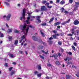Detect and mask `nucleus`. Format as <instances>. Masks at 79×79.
<instances>
[{"mask_svg":"<svg viewBox=\"0 0 79 79\" xmlns=\"http://www.w3.org/2000/svg\"><path fill=\"white\" fill-rule=\"evenodd\" d=\"M41 11H48V9H47V8H45V6H41Z\"/></svg>","mask_w":79,"mask_h":79,"instance_id":"nucleus-6","label":"nucleus"},{"mask_svg":"<svg viewBox=\"0 0 79 79\" xmlns=\"http://www.w3.org/2000/svg\"><path fill=\"white\" fill-rule=\"evenodd\" d=\"M73 24L74 25H77L79 24V21L76 20L74 21Z\"/></svg>","mask_w":79,"mask_h":79,"instance_id":"nucleus-9","label":"nucleus"},{"mask_svg":"<svg viewBox=\"0 0 79 79\" xmlns=\"http://www.w3.org/2000/svg\"><path fill=\"white\" fill-rule=\"evenodd\" d=\"M60 24H61V22H58L55 23L53 25L54 26H57V25H60Z\"/></svg>","mask_w":79,"mask_h":79,"instance_id":"nucleus-10","label":"nucleus"},{"mask_svg":"<svg viewBox=\"0 0 79 79\" xmlns=\"http://www.w3.org/2000/svg\"><path fill=\"white\" fill-rule=\"evenodd\" d=\"M73 45H74V46H75V47L77 46V43L75 42L73 43Z\"/></svg>","mask_w":79,"mask_h":79,"instance_id":"nucleus-43","label":"nucleus"},{"mask_svg":"<svg viewBox=\"0 0 79 79\" xmlns=\"http://www.w3.org/2000/svg\"><path fill=\"white\" fill-rule=\"evenodd\" d=\"M13 37H12L11 36H10L8 37V39L9 41H11Z\"/></svg>","mask_w":79,"mask_h":79,"instance_id":"nucleus-23","label":"nucleus"},{"mask_svg":"<svg viewBox=\"0 0 79 79\" xmlns=\"http://www.w3.org/2000/svg\"><path fill=\"white\" fill-rule=\"evenodd\" d=\"M37 76L38 77H40L42 76V73H39L37 74Z\"/></svg>","mask_w":79,"mask_h":79,"instance_id":"nucleus-33","label":"nucleus"},{"mask_svg":"<svg viewBox=\"0 0 79 79\" xmlns=\"http://www.w3.org/2000/svg\"><path fill=\"white\" fill-rule=\"evenodd\" d=\"M69 3H72L73 2V0H69Z\"/></svg>","mask_w":79,"mask_h":79,"instance_id":"nucleus-35","label":"nucleus"},{"mask_svg":"<svg viewBox=\"0 0 79 79\" xmlns=\"http://www.w3.org/2000/svg\"><path fill=\"white\" fill-rule=\"evenodd\" d=\"M12 69H13V67H10V68L9 69V70L10 71H11L12 70Z\"/></svg>","mask_w":79,"mask_h":79,"instance_id":"nucleus-44","label":"nucleus"},{"mask_svg":"<svg viewBox=\"0 0 79 79\" xmlns=\"http://www.w3.org/2000/svg\"><path fill=\"white\" fill-rule=\"evenodd\" d=\"M50 57H54L55 60H57L58 58V55L56 54H54L52 56H50Z\"/></svg>","mask_w":79,"mask_h":79,"instance_id":"nucleus-7","label":"nucleus"},{"mask_svg":"<svg viewBox=\"0 0 79 79\" xmlns=\"http://www.w3.org/2000/svg\"><path fill=\"white\" fill-rule=\"evenodd\" d=\"M12 32V29H8V30L7 31V32L9 34L10 32Z\"/></svg>","mask_w":79,"mask_h":79,"instance_id":"nucleus-17","label":"nucleus"},{"mask_svg":"<svg viewBox=\"0 0 79 79\" xmlns=\"http://www.w3.org/2000/svg\"><path fill=\"white\" fill-rule=\"evenodd\" d=\"M53 32V33H54V34H56V33H57V31H56V30H53L52 31Z\"/></svg>","mask_w":79,"mask_h":79,"instance_id":"nucleus-46","label":"nucleus"},{"mask_svg":"<svg viewBox=\"0 0 79 79\" xmlns=\"http://www.w3.org/2000/svg\"><path fill=\"white\" fill-rule=\"evenodd\" d=\"M75 6L79 7V2H75Z\"/></svg>","mask_w":79,"mask_h":79,"instance_id":"nucleus-16","label":"nucleus"},{"mask_svg":"<svg viewBox=\"0 0 79 79\" xmlns=\"http://www.w3.org/2000/svg\"><path fill=\"white\" fill-rule=\"evenodd\" d=\"M4 65L6 66V67H8V64L5 63Z\"/></svg>","mask_w":79,"mask_h":79,"instance_id":"nucleus-55","label":"nucleus"},{"mask_svg":"<svg viewBox=\"0 0 79 79\" xmlns=\"http://www.w3.org/2000/svg\"><path fill=\"white\" fill-rule=\"evenodd\" d=\"M47 8H53V6H48Z\"/></svg>","mask_w":79,"mask_h":79,"instance_id":"nucleus-41","label":"nucleus"},{"mask_svg":"<svg viewBox=\"0 0 79 79\" xmlns=\"http://www.w3.org/2000/svg\"><path fill=\"white\" fill-rule=\"evenodd\" d=\"M71 47L72 49L74 50V51H76V48H75V47H74V45L72 46Z\"/></svg>","mask_w":79,"mask_h":79,"instance_id":"nucleus-21","label":"nucleus"},{"mask_svg":"<svg viewBox=\"0 0 79 79\" xmlns=\"http://www.w3.org/2000/svg\"><path fill=\"white\" fill-rule=\"evenodd\" d=\"M60 10L61 12H62L63 13V11H64V9L63 7H62L61 9H60Z\"/></svg>","mask_w":79,"mask_h":79,"instance_id":"nucleus-28","label":"nucleus"},{"mask_svg":"<svg viewBox=\"0 0 79 79\" xmlns=\"http://www.w3.org/2000/svg\"><path fill=\"white\" fill-rule=\"evenodd\" d=\"M36 20L37 21H38V23H40L42 22V21L40 19V16H37L36 17Z\"/></svg>","mask_w":79,"mask_h":79,"instance_id":"nucleus-8","label":"nucleus"},{"mask_svg":"<svg viewBox=\"0 0 79 79\" xmlns=\"http://www.w3.org/2000/svg\"><path fill=\"white\" fill-rule=\"evenodd\" d=\"M68 54H69V55H72V52H69L68 53Z\"/></svg>","mask_w":79,"mask_h":79,"instance_id":"nucleus-53","label":"nucleus"},{"mask_svg":"<svg viewBox=\"0 0 79 79\" xmlns=\"http://www.w3.org/2000/svg\"><path fill=\"white\" fill-rule=\"evenodd\" d=\"M46 79H52V77H48L47 76L46 77Z\"/></svg>","mask_w":79,"mask_h":79,"instance_id":"nucleus-39","label":"nucleus"},{"mask_svg":"<svg viewBox=\"0 0 79 79\" xmlns=\"http://www.w3.org/2000/svg\"><path fill=\"white\" fill-rule=\"evenodd\" d=\"M53 38H52V37H50L49 39V40L50 41V40H53Z\"/></svg>","mask_w":79,"mask_h":79,"instance_id":"nucleus-51","label":"nucleus"},{"mask_svg":"<svg viewBox=\"0 0 79 79\" xmlns=\"http://www.w3.org/2000/svg\"><path fill=\"white\" fill-rule=\"evenodd\" d=\"M66 79H70L71 77V75H66Z\"/></svg>","mask_w":79,"mask_h":79,"instance_id":"nucleus-13","label":"nucleus"},{"mask_svg":"<svg viewBox=\"0 0 79 79\" xmlns=\"http://www.w3.org/2000/svg\"><path fill=\"white\" fill-rule=\"evenodd\" d=\"M54 18L55 17H53L51 19H50V21H49L48 23H52L53 21L54 20Z\"/></svg>","mask_w":79,"mask_h":79,"instance_id":"nucleus-14","label":"nucleus"},{"mask_svg":"<svg viewBox=\"0 0 79 79\" xmlns=\"http://www.w3.org/2000/svg\"><path fill=\"white\" fill-rule=\"evenodd\" d=\"M3 34H1V35L0 37H3Z\"/></svg>","mask_w":79,"mask_h":79,"instance_id":"nucleus-64","label":"nucleus"},{"mask_svg":"<svg viewBox=\"0 0 79 79\" xmlns=\"http://www.w3.org/2000/svg\"><path fill=\"white\" fill-rule=\"evenodd\" d=\"M58 44L59 45H61V44H62V43L60 41L58 42Z\"/></svg>","mask_w":79,"mask_h":79,"instance_id":"nucleus-40","label":"nucleus"},{"mask_svg":"<svg viewBox=\"0 0 79 79\" xmlns=\"http://www.w3.org/2000/svg\"><path fill=\"white\" fill-rule=\"evenodd\" d=\"M41 51L42 52H43V53H44L45 54H46V55H48V50L46 52H45L43 50H41Z\"/></svg>","mask_w":79,"mask_h":79,"instance_id":"nucleus-19","label":"nucleus"},{"mask_svg":"<svg viewBox=\"0 0 79 79\" xmlns=\"http://www.w3.org/2000/svg\"><path fill=\"white\" fill-rule=\"evenodd\" d=\"M13 64H14V65H15L16 64V62H13L12 63Z\"/></svg>","mask_w":79,"mask_h":79,"instance_id":"nucleus-63","label":"nucleus"},{"mask_svg":"<svg viewBox=\"0 0 79 79\" xmlns=\"http://www.w3.org/2000/svg\"><path fill=\"white\" fill-rule=\"evenodd\" d=\"M70 60H72V58H70V57H69V56H67L66 57V59H64V61H67L68 60L67 64L68 65H69L70 64H71V62H69V61Z\"/></svg>","mask_w":79,"mask_h":79,"instance_id":"nucleus-4","label":"nucleus"},{"mask_svg":"<svg viewBox=\"0 0 79 79\" xmlns=\"http://www.w3.org/2000/svg\"><path fill=\"white\" fill-rule=\"evenodd\" d=\"M15 33L18 34V33H19V31H18V30H16L15 31Z\"/></svg>","mask_w":79,"mask_h":79,"instance_id":"nucleus-34","label":"nucleus"},{"mask_svg":"<svg viewBox=\"0 0 79 79\" xmlns=\"http://www.w3.org/2000/svg\"><path fill=\"white\" fill-rule=\"evenodd\" d=\"M67 35H68L69 36H70V37H71V36H73V35L71 34H68Z\"/></svg>","mask_w":79,"mask_h":79,"instance_id":"nucleus-47","label":"nucleus"},{"mask_svg":"<svg viewBox=\"0 0 79 79\" xmlns=\"http://www.w3.org/2000/svg\"><path fill=\"white\" fill-rule=\"evenodd\" d=\"M56 65H60V63L58 61H56Z\"/></svg>","mask_w":79,"mask_h":79,"instance_id":"nucleus-25","label":"nucleus"},{"mask_svg":"<svg viewBox=\"0 0 79 79\" xmlns=\"http://www.w3.org/2000/svg\"><path fill=\"white\" fill-rule=\"evenodd\" d=\"M52 37L54 39H56V38H57V36H56V34L54 35H52Z\"/></svg>","mask_w":79,"mask_h":79,"instance_id":"nucleus-22","label":"nucleus"},{"mask_svg":"<svg viewBox=\"0 0 79 79\" xmlns=\"http://www.w3.org/2000/svg\"><path fill=\"white\" fill-rule=\"evenodd\" d=\"M28 26H29V27L31 28H34V26H32L31 25H28Z\"/></svg>","mask_w":79,"mask_h":79,"instance_id":"nucleus-49","label":"nucleus"},{"mask_svg":"<svg viewBox=\"0 0 79 79\" xmlns=\"http://www.w3.org/2000/svg\"><path fill=\"white\" fill-rule=\"evenodd\" d=\"M25 17H26V10L24 9H23V13L22 14V17H21L20 18V20H22V19H25Z\"/></svg>","mask_w":79,"mask_h":79,"instance_id":"nucleus-2","label":"nucleus"},{"mask_svg":"<svg viewBox=\"0 0 79 79\" xmlns=\"http://www.w3.org/2000/svg\"><path fill=\"white\" fill-rule=\"evenodd\" d=\"M34 74H35V75H36L37 74H39V72L37 71H35L34 72Z\"/></svg>","mask_w":79,"mask_h":79,"instance_id":"nucleus-32","label":"nucleus"},{"mask_svg":"<svg viewBox=\"0 0 79 79\" xmlns=\"http://www.w3.org/2000/svg\"><path fill=\"white\" fill-rule=\"evenodd\" d=\"M18 44V40H15V42L14 43V45H17Z\"/></svg>","mask_w":79,"mask_h":79,"instance_id":"nucleus-11","label":"nucleus"},{"mask_svg":"<svg viewBox=\"0 0 79 79\" xmlns=\"http://www.w3.org/2000/svg\"><path fill=\"white\" fill-rule=\"evenodd\" d=\"M73 12H70L69 13V15H73Z\"/></svg>","mask_w":79,"mask_h":79,"instance_id":"nucleus-58","label":"nucleus"},{"mask_svg":"<svg viewBox=\"0 0 79 79\" xmlns=\"http://www.w3.org/2000/svg\"><path fill=\"white\" fill-rule=\"evenodd\" d=\"M50 4H52V3H53V1H50Z\"/></svg>","mask_w":79,"mask_h":79,"instance_id":"nucleus-61","label":"nucleus"},{"mask_svg":"<svg viewBox=\"0 0 79 79\" xmlns=\"http://www.w3.org/2000/svg\"><path fill=\"white\" fill-rule=\"evenodd\" d=\"M57 55H58V56H59V57H60V56H61V54L60 52L58 53H57Z\"/></svg>","mask_w":79,"mask_h":79,"instance_id":"nucleus-45","label":"nucleus"},{"mask_svg":"<svg viewBox=\"0 0 79 79\" xmlns=\"http://www.w3.org/2000/svg\"><path fill=\"white\" fill-rule=\"evenodd\" d=\"M32 39L33 40H34L35 41H38L39 42H40L42 41V40L40 38V39L38 40V39L34 36L32 37Z\"/></svg>","mask_w":79,"mask_h":79,"instance_id":"nucleus-3","label":"nucleus"},{"mask_svg":"<svg viewBox=\"0 0 79 79\" xmlns=\"http://www.w3.org/2000/svg\"><path fill=\"white\" fill-rule=\"evenodd\" d=\"M40 32L41 33V34L42 35V36L43 37H45V34H44V33L42 32V31H40Z\"/></svg>","mask_w":79,"mask_h":79,"instance_id":"nucleus-30","label":"nucleus"},{"mask_svg":"<svg viewBox=\"0 0 79 79\" xmlns=\"http://www.w3.org/2000/svg\"><path fill=\"white\" fill-rule=\"evenodd\" d=\"M11 14H9L8 15L6 16V15H4L3 16V18H6V19L7 21H9L10 20V18H11Z\"/></svg>","mask_w":79,"mask_h":79,"instance_id":"nucleus-5","label":"nucleus"},{"mask_svg":"<svg viewBox=\"0 0 79 79\" xmlns=\"http://www.w3.org/2000/svg\"><path fill=\"white\" fill-rule=\"evenodd\" d=\"M66 23V22H64L63 23H62V25H65Z\"/></svg>","mask_w":79,"mask_h":79,"instance_id":"nucleus-42","label":"nucleus"},{"mask_svg":"<svg viewBox=\"0 0 79 79\" xmlns=\"http://www.w3.org/2000/svg\"><path fill=\"white\" fill-rule=\"evenodd\" d=\"M26 27H27V25L26 23H24L23 25H21L20 26V27H23V28H21V30H22L23 32H24V31H26V35H27V33L28 32V30H29V27H28L27 28V29H25L26 28Z\"/></svg>","mask_w":79,"mask_h":79,"instance_id":"nucleus-1","label":"nucleus"},{"mask_svg":"<svg viewBox=\"0 0 79 79\" xmlns=\"http://www.w3.org/2000/svg\"><path fill=\"white\" fill-rule=\"evenodd\" d=\"M8 55L10 57H11V58H13V57H14V56L13 55V54H11V53L8 54Z\"/></svg>","mask_w":79,"mask_h":79,"instance_id":"nucleus-15","label":"nucleus"},{"mask_svg":"<svg viewBox=\"0 0 79 79\" xmlns=\"http://www.w3.org/2000/svg\"><path fill=\"white\" fill-rule=\"evenodd\" d=\"M60 2V0H56V3H59Z\"/></svg>","mask_w":79,"mask_h":79,"instance_id":"nucleus-59","label":"nucleus"},{"mask_svg":"<svg viewBox=\"0 0 79 79\" xmlns=\"http://www.w3.org/2000/svg\"><path fill=\"white\" fill-rule=\"evenodd\" d=\"M25 42V41L24 40L23 42L22 43L21 45H24V43Z\"/></svg>","mask_w":79,"mask_h":79,"instance_id":"nucleus-56","label":"nucleus"},{"mask_svg":"<svg viewBox=\"0 0 79 79\" xmlns=\"http://www.w3.org/2000/svg\"><path fill=\"white\" fill-rule=\"evenodd\" d=\"M78 8V7H77V6H75V7L74 8V9L73 10V11H76V10H77V8Z\"/></svg>","mask_w":79,"mask_h":79,"instance_id":"nucleus-31","label":"nucleus"},{"mask_svg":"<svg viewBox=\"0 0 79 79\" xmlns=\"http://www.w3.org/2000/svg\"><path fill=\"white\" fill-rule=\"evenodd\" d=\"M15 71H13L11 72V73L10 74V75L11 76H13L14 74H15Z\"/></svg>","mask_w":79,"mask_h":79,"instance_id":"nucleus-24","label":"nucleus"},{"mask_svg":"<svg viewBox=\"0 0 79 79\" xmlns=\"http://www.w3.org/2000/svg\"><path fill=\"white\" fill-rule=\"evenodd\" d=\"M39 56L41 58H42V59H43V60H44L45 59V57L41 55H39Z\"/></svg>","mask_w":79,"mask_h":79,"instance_id":"nucleus-26","label":"nucleus"},{"mask_svg":"<svg viewBox=\"0 0 79 79\" xmlns=\"http://www.w3.org/2000/svg\"><path fill=\"white\" fill-rule=\"evenodd\" d=\"M71 20V19H69L66 22L67 23H69V22H70V21Z\"/></svg>","mask_w":79,"mask_h":79,"instance_id":"nucleus-48","label":"nucleus"},{"mask_svg":"<svg viewBox=\"0 0 79 79\" xmlns=\"http://www.w3.org/2000/svg\"><path fill=\"white\" fill-rule=\"evenodd\" d=\"M48 42L49 44L52 45V41H48Z\"/></svg>","mask_w":79,"mask_h":79,"instance_id":"nucleus-50","label":"nucleus"},{"mask_svg":"<svg viewBox=\"0 0 79 79\" xmlns=\"http://www.w3.org/2000/svg\"><path fill=\"white\" fill-rule=\"evenodd\" d=\"M38 69H42V66H41V64H40L39 65L37 66Z\"/></svg>","mask_w":79,"mask_h":79,"instance_id":"nucleus-20","label":"nucleus"},{"mask_svg":"<svg viewBox=\"0 0 79 79\" xmlns=\"http://www.w3.org/2000/svg\"><path fill=\"white\" fill-rule=\"evenodd\" d=\"M60 35H61V36H63V35H64V33H60Z\"/></svg>","mask_w":79,"mask_h":79,"instance_id":"nucleus-54","label":"nucleus"},{"mask_svg":"<svg viewBox=\"0 0 79 79\" xmlns=\"http://www.w3.org/2000/svg\"><path fill=\"white\" fill-rule=\"evenodd\" d=\"M64 13L65 15H66L67 14H68V13H69V11H67L66 10H65L64 11Z\"/></svg>","mask_w":79,"mask_h":79,"instance_id":"nucleus-37","label":"nucleus"},{"mask_svg":"<svg viewBox=\"0 0 79 79\" xmlns=\"http://www.w3.org/2000/svg\"><path fill=\"white\" fill-rule=\"evenodd\" d=\"M41 25V26H47V23H42Z\"/></svg>","mask_w":79,"mask_h":79,"instance_id":"nucleus-27","label":"nucleus"},{"mask_svg":"<svg viewBox=\"0 0 79 79\" xmlns=\"http://www.w3.org/2000/svg\"><path fill=\"white\" fill-rule=\"evenodd\" d=\"M21 40H24V39H25V35H23L21 37Z\"/></svg>","mask_w":79,"mask_h":79,"instance_id":"nucleus-29","label":"nucleus"},{"mask_svg":"<svg viewBox=\"0 0 79 79\" xmlns=\"http://www.w3.org/2000/svg\"><path fill=\"white\" fill-rule=\"evenodd\" d=\"M46 2H47V1H45L43 2H42V3H43V4H45V3H46Z\"/></svg>","mask_w":79,"mask_h":79,"instance_id":"nucleus-52","label":"nucleus"},{"mask_svg":"<svg viewBox=\"0 0 79 79\" xmlns=\"http://www.w3.org/2000/svg\"><path fill=\"white\" fill-rule=\"evenodd\" d=\"M5 3H6V5H10V4L8 3V2H4Z\"/></svg>","mask_w":79,"mask_h":79,"instance_id":"nucleus-57","label":"nucleus"},{"mask_svg":"<svg viewBox=\"0 0 79 79\" xmlns=\"http://www.w3.org/2000/svg\"><path fill=\"white\" fill-rule=\"evenodd\" d=\"M77 35H79V31H77Z\"/></svg>","mask_w":79,"mask_h":79,"instance_id":"nucleus-62","label":"nucleus"},{"mask_svg":"<svg viewBox=\"0 0 79 79\" xmlns=\"http://www.w3.org/2000/svg\"><path fill=\"white\" fill-rule=\"evenodd\" d=\"M32 12L31 13H28L27 14L28 15V16H30V15H31V14H32Z\"/></svg>","mask_w":79,"mask_h":79,"instance_id":"nucleus-60","label":"nucleus"},{"mask_svg":"<svg viewBox=\"0 0 79 79\" xmlns=\"http://www.w3.org/2000/svg\"><path fill=\"white\" fill-rule=\"evenodd\" d=\"M49 2H47L45 4V5L46 6H47V7H48V6H49Z\"/></svg>","mask_w":79,"mask_h":79,"instance_id":"nucleus-38","label":"nucleus"},{"mask_svg":"<svg viewBox=\"0 0 79 79\" xmlns=\"http://www.w3.org/2000/svg\"><path fill=\"white\" fill-rule=\"evenodd\" d=\"M38 48L40 49V50H42V49H43L44 48V47L43 46H41V45L38 46Z\"/></svg>","mask_w":79,"mask_h":79,"instance_id":"nucleus-12","label":"nucleus"},{"mask_svg":"<svg viewBox=\"0 0 79 79\" xmlns=\"http://www.w3.org/2000/svg\"><path fill=\"white\" fill-rule=\"evenodd\" d=\"M47 66L48 67H52V64H47Z\"/></svg>","mask_w":79,"mask_h":79,"instance_id":"nucleus-36","label":"nucleus"},{"mask_svg":"<svg viewBox=\"0 0 79 79\" xmlns=\"http://www.w3.org/2000/svg\"><path fill=\"white\" fill-rule=\"evenodd\" d=\"M65 3V2L64 1V0H62L61 1L60 3V4L62 5H63V4H64Z\"/></svg>","mask_w":79,"mask_h":79,"instance_id":"nucleus-18","label":"nucleus"}]
</instances>
